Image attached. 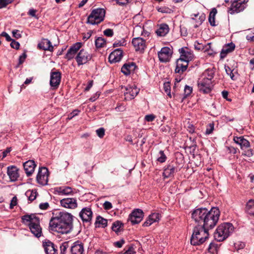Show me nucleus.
<instances>
[{
  "label": "nucleus",
  "instance_id": "12",
  "mask_svg": "<svg viewBox=\"0 0 254 254\" xmlns=\"http://www.w3.org/2000/svg\"><path fill=\"white\" fill-rule=\"evenodd\" d=\"M143 217V211L140 209H136L129 214L127 220L134 225L140 222Z\"/></svg>",
  "mask_w": 254,
  "mask_h": 254
},
{
  "label": "nucleus",
  "instance_id": "32",
  "mask_svg": "<svg viewBox=\"0 0 254 254\" xmlns=\"http://www.w3.org/2000/svg\"><path fill=\"white\" fill-rule=\"evenodd\" d=\"M215 71L214 68H208L206 69L202 75L203 79L209 80V81H213Z\"/></svg>",
  "mask_w": 254,
  "mask_h": 254
},
{
  "label": "nucleus",
  "instance_id": "18",
  "mask_svg": "<svg viewBox=\"0 0 254 254\" xmlns=\"http://www.w3.org/2000/svg\"><path fill=\"white\" fill-rule=\"evenodd\" d=\"M82 46V43L77 42L73 44L68 50L65 58L67 60H70L73 59L77 51L80 49Z\"/></svg>",
  "mask_w": 254,
  "mask_h": 254
},
{
  "label": "nucleus",
  "instance_id": "33",
  "mask_svg": "<svg viewBox=\"0 0 254 254\" xmlns=\"http://www.w3.org/2000/svg\"><path fill=\"white\" fill-rule=\"evenodd\" d=\"M55 190L59 195H69L73 193L72 189L69 187H58Z\"/></svg>",
  "mask_w": 254,
  "mask_h": 254
},
{
  "label": "nucleus",
  "instance_id": "2",
  "mask_svg": "<svg viewBox=\"0 0 254 254\" xmlns=\"http://www.w3.org/2000/svg\"><path fill=\"white\" fill-rule=\"evenodd\" d=\"M73 216L69 213L60 211L53 217L49 223L51 231L61 234L69 233L73 227Z\"/></svg>",
  "mask_w": 254,
  "mask_h": 254
},
{
  "label": "nucleus",
  "instance_id": "44",
  "mask_svg": "<svg viewBox=\"0 0 254 254\" xmlns=\"http://www.w3.org/2000/svg\"><path fill=\"white\" fill-rule=\"evenodd\" d=\"M164 89L165 92L166 93L167 95L171 98V87H170V83L169 82L164 83Z\"/></svg>",
  "mask_w": 254,
  "mask_h": 254
},
{
  "label": "nucleus",
  "instance_id": "64",
  "mask_svg": "<svg viewBox=\"0 0 254 254\" xmlns=\"http://www.w3.org/2000/svg\"><path fill=\"white\" fill-rule=\"evenodd\" d=\"M135 252L132 247H130L123 254H135Z\"/></svg>",
  "mask_w": 254,
  "mask_h": 254
},
{
  "label": "nucleus",
  "instance_id": "42",
  "mask_svg": "<svg viewBox=\"0 0 254 254\" xmlns=\"http://www.w3.org/2000/svg\"><path fill=\"white\" fill-rule=\"evenodd\" d=\"M167 159V157L164 153V151L162 150H160L159 152V156L157 159V160L160 163H164L166 161Z\"/></svg>",
  "mask_w": 254,
  "mask_h": 254
},
{
  "label": "nucleus",
  "instance_id": "9",
  "mask_svg": "<svg viewBox=\"0 0 254 254\" xmlns=\"http://www.w3.org/2000/svg\"><path fill=\"white\" fill-rule=\"evenodd\" d=\"M198 90L204 94L210 93L213 87V81L200 79L197 83Z\"/></svg>",
  "mask_w": 254,
  "mask_h": 254
},
{
  "label": "nucleus",
  "instance_id": "13",
  "mask_svg": "<svg viewBox=\"0 0 254 254\" xmlns=\"http://www.w3.org/2000/svg\"><path fill=\"white\" fill-rule=\"evenodd\" d=\"M172 52L171 49L167 47H163L158 53V56L160 62L166 63L168 62L172 56Z\"/></svg>",
  "mask_w": 254,
  "mask_h": 254
},
{
  "label": "nucleus",
  "instance_id": "17",
  "mask_svg": "<svg viewBox=\"0 0 254 254\" xmlns=\"http://www.w3.org/2000/svg\"><path fill=\"white\" fill-rule=\"evenodd\" d=\"M61 205L65 208L74 209L77 207V200L75 198H65L61 200Z\"/></svg>",
  "mask_w": 254,
  "mask_h": 254
},
{
  "label": "nucleus",
  "instance_id": "54",
  "mask_svg": "<svg viewBox=\"0 0 254 254\" xmlns=\"http://www.w3.org/2000/svg\"><path fill=\"white\" fill-rule=\"evenodd\" d=\"M114 32L111 29H106L104 31V34L108 37H112L113 35Z\"/></svg>",
  "mask_w": 254,
  "mask_h": 254
},
{
  "label": "nucleus",
  "instance_id": "48",
  "mask_svg": "<svg viewBox=\"0 0 254 254\" xmlns=\"http://www.w3.org/2000/svg\"><path fill=\"white\" fill-rule=\"evenodd\" d=\"M214 130V124H209L205 131V134L209 135L211 134Z\"/></svg>",
  "mask_w": 254,
  "mask_h": 254
},
{
  "label": "nucleus",
  "instance_id": "20",
  "mask_svg": "<svg viewBox=\"0 0 254 254\" xmlns=\"http://www.w3.org/2000/svg\"><path fill=\"white\" fill-rule=\"evenodd\" d=\"M70 251L71 254H82L84 252L83 243L79 241L73 243L70 247Z\"/></svg>",
  "mask_w": 254,
  "mask_h": 254
},
{
  "label": "nucleus",
  "instance_id": "3",
  "mask_svg": "<svg viewBox=\"0 0 254 254\" xmlns=\"http://www.w3.org/2000/svg\"><path fill=\"white\" fill-rule=\"evenodd\" d=\"M22 222L27 225L31 232L37 238L41 236L42 228L40 225L39 218L34 214H26L21 217Z\"/></svg>",
  "mask_w": 254,
  "mask_h": 254
},
{
  "label": "nucleus",
  "instance_id": "27",
  "mask_svg": "<svg viewBox=\"0 0 254 254\" xmlns=\"http://www.w3.org/2000/svg\"><path fill=\"white\" fill-rule=\"evenodd\" d=\"M179 51L181 54L180 59L183 60L184 62H186L188 63L189 61H191L193 57V55L190 51H189L188 50H186L183 48L180 49Z\"/></svg>",
  "mask_w": 254,
  "mask_h": 254
},
{
  "label": "nucleus",
  "instance_id": "62",
  "mask_svg": "<svg viewBox=\"0 0 254 254\" xmlns=\"http://www.w3.org/2000/svg\"><path fill=\"white\" fill-rule=\"evenodd\" d=\"M49 206V203L48 202L42 203L39 205V207L41 209H47Z\"/></svg>",
  "mask_w": 254,
  "mask_h": 254
},
{
  "label": "nucleus",
  "instance_id": "55",
  "mask_svg": "<svg viewBox=\"0 0 254 254\" xmlns=\"http://www.w3.org/2000/svg\"><path fill=\"white\" fill-rule=\"evenodd\" d=\"M160 130L164 132H169L171 130V127L168 125L161 126Z\"/></svg>",
  "mask_w": 254,
  "mask_h": 254
},
{
  "label": "nucleus",
  "instance_id": "14",
  "mask_svg": "<svg viewBox=\"0 0 254 254\" xmlns=\"http://www.w3.org/2000/svg\"><path fill=\"white\" fill-rule=\"evenodd\" d=\"M79 216L83 223H90L92 218V211L90 207L83 208L79 213Z\"/></svg>",
  "mask_w": 254,
  "mask_h": 254
},
{
  "label": "nucleus",
  "instance_id": "36",
  "mask_svg": "<svg viewBox=\"0 0 254 254\" xmlns=\"http://www.w3.org/2000/svg\"><path fill=\"white\" fill-rule=\"evenodd\" d=\"M199 15V13L197 14H192L191 15L192 19V20H195L196 22L197 23V24L194 26L195 28H196L198 27V25L201 24V23L203 22V21H204L205 19V15L204 13H201L199 16L198 19H197V16Z\"/></svg>",
  "mask_w": 254,
  "mask_h": 254
},
{
  "label": "nucleus",
  "instance_id": "57",
  "mask_svg": "<svg viewBox=\"0 0 254 254\" xmlns=\"http://www.w3.org/2000/svg\"><path fill=\"white\" fill-rule=\"evenodd\" d=\"M103 207L104 209L106 210H109L111 209L113 206L112 203L110 202L106 201L104 203Z\"/></svg>",
  "mask_w": 254,
  "mask_h": 254
},
{
  "label": "nucleus",
  "instance_id": "4",
  "mask_svg": "<svg viewBox=\"0 0 254 254\" xmlns=\"http://www.w3.org/2000/svg\"><path fill=\"white\" fill-rule=\"evenodd\" d=\"M210 229H205L201 226H195L190 239L191 244L193 246L202 244L208 238V231Z\"/></svg>",
  "mask_w": 254,
  "mask_h": 254
},
{
  "label": "nucleus",
  "instance_id": "6",
  "mask_svg": "<svg viewBox=\"0 0 254 254\" xmlns=\"http://www.w3.org/2000/svg\"><path fill=\"white\" fill-rule=\"evenodd\" d=\"M105 10L103 8H98L93 9L87 18V23L95 25L104 20Z\"/></svg>",
  "mask_w": 254,
  "mask_h": 254
},
{
  "label": "nucleus",
  "instance_id": "41",
  "mask_svg": "<svg viewBox=\"0 0 254 254\" xmlns=\"http://www.w3.org/2000/svg\"><path fill=\"white\" fill-rule=\"evenodd\" d=\"M123 226L122 223L119 221H117L113 223L112 227V229L113 231H115V232L117 233L120 231V228Z\"/></svg>",
  "mask_w": 254,
  "mask_h": 254
},
{
  "label": "nucleus",
  "instance_id": "8",
  "mask_svg": "<svg viewBox=\"0 0 254 254\" xmlns=\"http://www.w3.org/2000/svg\"><path fill=\"white\" fill-rule=\"evenodd\" d=\"M92 55L82 49L79 51L75 57V60L78 66L84 64L92 59Z\"/></svg>",
  "mask_w": 254,
  "mask_h": 254
},
{
  "label": "nucleus",
  "instance_id": "29",
  "mask_svg": "<svg viewBox=\"0 0 254 254\" xmlns=\"http://www.w3.org/2000/svg\"><path fill=\"white\" fill-rule=\"evenodd\" d=\"M136 68V65L135 63H128L125 64L123 65L121 68V71L126 75H129L131 71H134Z\"/></svg>",
  "mask_w": 254,
  "mask_h": 254
},
{
  "label": "nucleus",
  "instance_id": "56",
  "mask_svg": "<svg viewBox=\"0 0 254 254\" xmlns=\"http://www.w3.org/2000/svg\"><path fill=\"white\" fill-rule=\"evenodd\" d=\"M27 55L25 53H23L19 58L18 64L20 65L23 63L26 58Z\"/></svg>",
  "mask_w": 254,
  "mask_h": 254
},
{
  "label": "nucleus",
  "instance_id": "51",
  "mask_svg": "<svg viewBox=\"0 0 254 254\" xmlns=\"http://www.w3.org/2000/svg\"><path fill=\"white\" fill-rule=\"evenodd\" d=\"M155 117L153 114H149L145 116L144 120L147 122H151L154 120Z\"/></svg>",
  "mask_w": 254,
  "mask_h": 254
},
{
  "label": "nucleus",
  "instance_id": "11",
  "mask_svg": "<svg viewBox=\"0 0 254 254\" xmlns=\"http://www.w3.org/2000/svg\"><path fill=\"white\" fill-rule=\"evenodd\" d=\"M122 88L123 89L124 87H122ZM124 88L126 91L124 93L125 99L126 100H130L134 98L139 91V89L135 85H127L125 86Z\"/></svg>",
  "mask_w": 254,
  "mask_h": 254
},
{
  "label": "nucleus",
  "instance_id": "50",
  "mask_svg": "<svg viewBox=\"0 0 254 254\" xmlns=\"http://www.w3.org/2000/svg\"><path fill=\"white\" fill-rule=\"evenodd\" d=\"M17 204V198L16 196H13L10 201L9 208L12 209Z\"/></svg>",
  "mask_w": 254,
  "mask_h": 254
},
{
  "label": "nucleus",
  "instance_id": "31",
  "mask_svg": "<svg viewBox=\"0 0 254 254\" xmlns=\"http://www.w3.org/2000/svg\"><path fill=\"white\" fill-rule=\"evenodd\" d=\"M235 45L233 43L228 44L223 47L220 56L221 58H225L228 53H229L234 50Z\"/></svg>",
  "mask_w": 254,
  "mask_h": 254
},
{
  "label": "nucleus",
  "instance_id": "59",
  "mask_svg": "<svg viewBox=\"0 0 254 254\" xmlns=\"http://www.w3.org/2000/svg\"><path fill=\"white\" fill-rule=\"evenodd\" d=\"M9 3L7 0H0V9L6 7Z\"/></svg>",
  "mask_w": 254,
  "mask_h": 254
},
{
  "label": "nucleus",
  "instance_id": "5",
  "mask_svg": "<svg viewBox=\"0 0 254 254\" xmlns=\"http://www.w3.org/2000/svg\"><path fill=\"white\" fill-rule=\"evenodd\" d=\"M234 230L233 225L230 223H223L219 225L214 233V238L218 242H222L227 239Z\"/></svg>",
  "mask_w": 254,
  "mask_h": 254
},
{
  "label": "nucleus",
  "instance_id": "7",
  "mask_svg": "<svg viewBox=\"0 0 254 254\" xmlns=\"http://www.w3.org/2000/svg\"><path fill=\"white\" fill-rule=\"evenodd\" d=\"M248 0H236L234 1L230 7L229 8L228 12L231 14L239 13L246 7V3Z\"/></svg>",
  "mask_w": 254,
  "mask_h": 254
},
{
  "label": "nucleus",
  "instance_id": "23",
  "mask_svg": "<svg viewBox=\"0 0 254 254\" xmlns=\"http://www.w3.org/2000/svg\"><path fill=\"white\" fill-rule=\"evenodd\" d=\"M38 48L39 49L44 51H53L54 47L51 42L47 39H43L38 44Z\"/></svg>",
  "mask_w": 254,
  "mask_h": 254
},
{
  "label": "nucleus",
  "instance_id": "40",
  "mask_svg": "<svg viewBox=\"0 0 254 254\" xmlns=\"http://www.w3.org/2000/svg\"><path fill=\"white\" fill-rule=\"evenodd\" d=\"M25 195L28 197V200L30 201H32L36 199L37 196V192L35 190H27L26 193Z\"/></svg>",
  "mask_w": 254,
  "mask_h": 254
},
{
  "label": "nucleus",
  "instance_id": "21",
  "mask_svg": "<svg viewBox=\"0 0 254 254\" xmlns=\"http://www.w3.org/2000/svg\"><path fill=\"white\" fill-rule=\"evenodd\" d=\"M19 170L15 166H8L7 168V174L11 182H15L19 177Z\"/></svg>",
  "mask_w": 254,
  "mask_h": 254
},
{
  "label": "nucleus",
  "instance_id": "15",
  "mask_svg": "<svg viewBox=\"0 0 254 254\" xmlns=\"http://www.w3.org/2000/svg\"><path fill=\"white\" fill-rule=\"evenodd\" d=\"M123 56V51L121 48H118L113 51L109 56V61L110 63H115L120 62Z\"/></svg>",
  "mask_w": 254,
  "mask_h": 254
},
{
  "label": "nucleus",
  "instance_id": "43",
  "mask_svg": "<svg viewBox=\"0 0 254 254\" xmlns=\"http://www.w3.org/2000/svg\"><path fill=\"white\" fill-rule=\"evenodd\" d=\"M126 41L125 39H122L120 40L116 41L113 44V47L114 48L119 47V46H124L126 45Z\"/></svg>",
  "mask_w": 254,
  "mask_h": 254
},
{
  "label": "nucleus",
  "instance_id": "30",
  "mask_svg": "<svg viewBox=\"0 0 254 254\" xmlns=\"http://www.w3.org/2000/svg\"><path fill=\"white\" fill-rule=\"evenodd\" d=\"M170 29L168 24L162 23L159 25V27L156 31L158 36L163 37L166 36L169 32Z\"/></svg>",
  "mask_w": 254,
  "mask_h": 254
},
{
  "label": "nucleus",
  "instance_id": "19",
  "mask_svg": "<svg viewBox=\"0 0 254 254\" xmlns=\"http://www.w3.org/2000/svg\"><path fill=\"white\" fill-rule=\"evenodd\" d=\"M132 44L136 51L143 52L146 46L145 40L140 37L133 38Z\"/></svg>",
  "mask_w": 254,
  "mask_h": 254
},
{
  "label": "nucleus",
  "instance_id": "25",
  "mask_svg": "<svg viewBox=\"0 0 254 254\" xmlns=\"http://www.w3.org/2000/svg\"><path fill=\"white\" fill-rule=\"evenodd\" d=\"M160 219V214L158 213H153L150 214L145 222L143 224L144 227H148L154 222H158Z\"/></svg>",
  "mask_w": 254,
  "mask_h": 254
},
{
  "label": "nucleus",
  "instance_id": "46",
  "mask_svg": "<svg viewBox=\"0 0 254 254\" xmlns=\"http://www.w3.org/2000/svg\"><path fill=\"white\" fill-rule=\"evenodd\" d=\"M225 71L228 75H229L231 78L234 80H235V76L233 73V70L231 69V68L228 66H225Z\"/></svg>",
  "mask_w": 254,
  "mask_h": 254
},
{
  "label": "nucleus",
  "instance_id": "49",
  "mask_svg": "<svg viewBox=\"0 0 254 254\" xmlns=\"http://www.w3.org/2000/svg\"><path fill=\"white\" fill-rule=\"evenodd\" d=\"M192 88L188 85H186L184 88V92L186 96L190 95L192 92Z\"/></svg>",
  "mask_w": 254,
  "mask_h": 254
},
{
  "label": "nucleus",
  "instance_id": "39",
  "mask_svg": "<svg viewBox=\"0 0 254 254\" xmlns=\"http://www.w3.org/2000/svg\"><path fill=\"white\" fill-rule=\"evenodd\" d=\"M217 12V9L215 8H213L209 13L208 20L210 24L212 26H216L215 17Z\"/></svg>",
  "mask_w": 254,
  "mask_h": 254
},
{
  "label": "nucleus",
  "instance_id": "45",
  "mask_svg": "<svg viewBox=\"0 0 254 254\" xmlns=\"http://www.w3.org/2000/svg\"><path fill=\"white\" fill-rule=\"evenodd\" d=\"M68 248V242H65L63 243L60 247V254H65L67 249Z\"/></svg>",
  "mask_w": 254,
  "mask_h": 254
},
{
  "label": "nucleus",
  "instance_id": "37",
  "mask_svg": "<svg viewBox=\"0 0 254 254\" xmlns=\"http://www.w3.org/2000/svg\"><path fill=\"white\" fill-rule=\"evenodd\" d=\"M246 209L248 213L254 216V199H250L247 203Z\"/></svg>",
  "mask_w": 254,
  "mask_h": 254
},
{
  "label": "nucleus",
  "instance_id": "16",
  "mask_svg": "<svg viewBox=\"0 0 254 254\" xmlns=\"http://www.w3.org/2000/svg\"><path fill=\"white\" fill-rule=\"evenodd\" d=\"M61 79V74L59 71H52L50 75V85L54 89L58 87Z\"/></svg>",
  "mask_w": 254,
  "mask_h": 254
},
{
  "label": "nucleus",
  "instance_id": "35",
  "mask_svg": "<svg viewBox=\"0 0 254 254\" xmlns=\"http://www.w3.org/2000/svg\"><path fill=\"white\" fill-rule=\"evenodd\" d=\"M95 225L96 227H101L105 228L107 226V220L100 216H98L96 218Z\"/></svg>",
  "mask_w": 254,
  "mask_h": 254
},
{
  "label": "nucleus",
  "instance_id": "22",
  "mask_svg": "<svg viewBox=\"0 0 254 254\" xmlns=\"http://www.w3.org/2000/svg\"><path fill=\"white\" fill-rule=\"evenodd\" d=\"M36 164L34 161L30 160L23 164V167L28 177L30 176L34 172Z\"/></svg>",
  "mask_w": 254,
  "mask_h": 254
},
{
  "label": "nucleus",
  "instance_id": "24",
  "mask_svg": "<svg viewBox=\"0 0 254 254\" xmlns=\"http://www.w3.org/2000/svg\"><path fill=\"white\" fill-rule=\"evenodd\" d=\"M43 246L45 252L46 254H56L57 249L54 244L51 242L48 241L43 243Z\"/></svg>",
  "mask_w": 254,
  "mask_h": 254
},
{
  "label": "nucleus",
  "instance_id": "47",
  "mask_svg": "<svg viewBox=\"0 0 254 254\" xmlns=\"http://www.w3.org/2000/svg\"><path fill=\"white\" fill-rule=\"evenodd\" d=\"M96 133L99 137L103 138L105 135V129L103 127H100L96 130Z\"/></svg>",
  "mask_w": 254,
  "mask_h": 254
},
{
  "label": "nucleus",
  "instance_id": "34",
  "mask_svg": "<svg viewBox=\"0 0 254 254\" xmlns=\"http://www.w3.org/2000/svg\"><path fill=\"white\" fill-rule=\"evenodd\" d=\"M176 168L171 165H168L164 168L163 172V176L165 178H169L174 175L175 172Z\"/></svg>",
  "mask_w": 254,
  "mask_h": 254
},
{
  "label": "nucleus",
  "instance_id": "63",
  "mask_svg": "<svg viewBox=\"0 0 254 254\" xmlns=\"http://www.w3.org/2000/svg\"><path fill=\"white\" fill-rule=\"evenodd\" d=\"M125 241L121 240L115 243V246L118 248H121L123 245L124 244Z\"/></svg>",
  "mask_w": 254,
  "mask_h": 254
},
{
  "label": "nucleus",
  "instance_id": "53",
  "mask_svg": "<svg viewBox=\"0 0 254 254\" xmlns=\"http://www.w3.org/2000/svg\"><path fill=\"white\" fill-rule=\"evenodd\" d=\"M113 1H115L117 4L120 5H125L127 4L129 0H111Z\"/></svg>",
  "mask_w": 254,
  "mask_h": 254
},
{
  "label": "nucleus",
  "instance_id": "60",
  "mask_svg": "<svg viewBox=\"0 0 254 254\" xmlns=\"http://www.w3.org/2000/svg\"><path fill=\"white\" fill-rule=\"evenodd\" d=\"M243 154L248 157H251L254 154V152L253 150L250 149L245 151Z\"/></svg>",
  "mask_w": 254,
  "mask_h": 254
},
{
  "label": "nucleus",
  "instance_id": "28",
  "mask_svg": "<svg viewBox=\"0 0 254 254\" xmlns=\"http://www.w3.org/2000/svg\"><path fill=\"white\" fill-rule=\"evenodd\" d=\"M234 142L239 144L242 149L250 147V143L248 140L244 138L243 136H234L233 138Z\"/></svg>",
  "mask_w": 254,
  "mask_h": 254
},
{
  "label": "nucleus",
  "instance_id": "61",
  "mask_svg": "<svg viewBox=\"0 0 254 254\" xmlns=\"http://www.w3.org/2000/svg\"><path fill=\"white\" fill-rule=\"evenodd\" d=\"M1 35L5 38L7 41H11L12 39L11 38L10 36L5 32H2Z\"/></svg>",
  "mask_w": 254,
  "mask_h": 254
},
{
  "label": "nucleus",
  "instance_id": "26",
  "mask_svg": "<svg viewBox=\"0 0 254 254\" xmlns=\"http://www.w3.org/2000/svg\"><path fill=\"white\" fill-rule=\"evenodd\" d=\"M188 63L184 62L183 60L179 59L176 62V67L175 69L176 73H182L187 69Z\"/></svg>",
  "mask_w": 254,
  "mask_h": 254
},
{
  "label": "nucleus",
  "instance_id": "38",
  "mask_svg": "<svg viewBox=\"0 0 254 254\" xmlns=\"http://www.w3.org/2000/svg\"><path fill=\"white\" fill-rule=\"evenodd\" d=\"M95 45L98 49L103 48L106 46V41L104 38L99 37L95 39Z\"/></svg>",
  "mask_w": 254,
  "mask_h": 254
},
{
  "label": "nucleus",
  "instance_id": "52",
  "mask_svg": "<svg viewBox=\"0 0 254 254\" xmlns=\"http://www.w3.org/2000/svg\"><path fill=\"white\" fill-rule=\"evenodd\" d=\"M10 46L12 48L15 49L16 50H18L19 48L20 44H19V42H18L15 41L14 40L12 39L11 41Z\"/></svg>",
  "mask_w": 254,
  "mask_h": 254
},
{
  "label": "nucleus",
  "instance_id": "1",
  "mask_svg": "<svg viewBox=\"0 0 254 254\" xmlns=\"http://www.w3.org/2000/svg\"><path fill=\"white\" fill-rule=\"evenodd\" d=\"M220 217L218 208L213 207L210 210L206 208H197L191 212V218L198 226L205 229H213L217 224Z\"/></svg>",
  "mask_w": 254,
  "mask_h": 254
},
{
  "label": "nucleus",
  "instance_id": "10",
  "mask_svg": "<svg viewBox=\"0 0 254 254\" xmlns=\"http://www.w3.org/2000/svg\"><path fill=\"white\" fill-rule=\"evenodd\" d=\"M49 172L46 167L39 168L36 180L38 184L42 186L48 184Z\"/></svg>",
  "mask_w": 254,
  "mask_h": 254
},
{
  "label": "nucleus",
  "instance_id": "58",
  "mask_svg": "<svg viewBox=\"0 0 254 254\" xmlns=\"http://www.w3.org/2000/svg\"><path fill=\"white\" fill-rule=\"evenodd\" d=\"M12 35L13 36L16 38V39H18L21 38V35L19 33V31L18 30H14L12 31Z\"/></svg>",
  "mask_w": 254,
  "mask_h": 254
}]
</instances>
